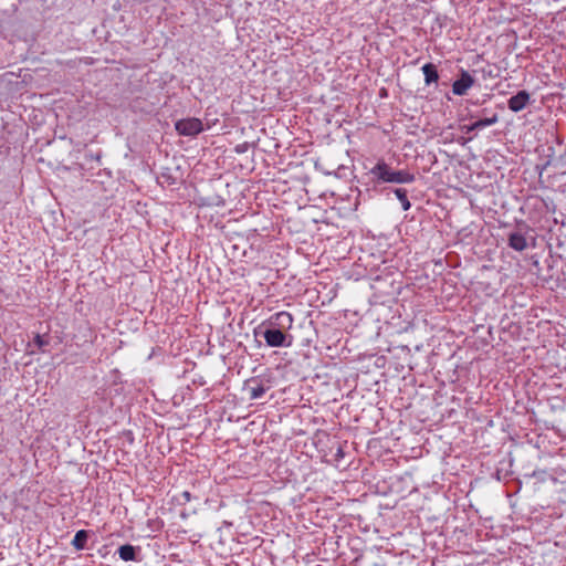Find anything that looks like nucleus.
<instances>
[{"label":"nucleus","instance_id":"obj_1","mask_svg":"<svg viewBox=\"0 0 566 566\" xmlns=\"http://www.w3.org/2000/svg\"><path fill=\"white\" fill-rule=\"evenodd\" d=\"M369 174L377 184H411L416 179L413 174L408 170H395L385 160H378Z\"/></svg>","mask_w":566,"mask_h":566},{"label":"nucleus","instance_id":"obj_2","mask_svg":"<svg viewBox=\"0 0 566 566\" xmlns=\"http://www.w3.org/2000/svg\"><path fill=\"white\" fill-rule=\"evenodd\" d=\"M254 335H261L270 347H290L292 345V335L270 325L263 324L254 329Z\"/></svg>","mask_w":566,"mask_h":566},{"label":"nucleus","instance_id":"obj_3","mask_svg":"<svg viewBox=\"0 0 566 566\" xmlns=\"http://www.w3.org/2000/svg\"><path fill=\"white\" fill-rule=\"evenodd\" d=\"M531 231V228L524 222L518 223L516 230L509 234L507 245L517 252L526 250L528 247L527 239Z\"/></svg>","mask_w":566,"mask_h":566},{"label":"nucleus","instance_id":"obj_4","mask_svg":"<svg viewBox=\"0 0 566 566\" xmlns=\"http://www.w3.org/2000/svg\"><path fill=\"white\" fill-rule=\"evenodd\" d=\"M175 129L181 136H197L203 130L202 122L196 117L182 118L175 123Z\"/></svg>","mask_w":566,"mask_h":566},{"label":"nucleus","instance_id":"obj_5","mask_svg":"<svg viewBox=\"0 0 566 566\" xmlns=\"http://www.w3.org/2000/svg\"><path fill=\"white\" fill-rule=\"evenodd\" d=\"M475 84V78L465 70L461 69L459 77L452 84V93L463 96Z\"/></svg>","mask_w":566,"mask_h":566},{"label":"nucleus","instance_id":"obj_6","mask_svg":"<svg viewBox=\"0 0 566 566\" xmlns=\"http://www.w3.org/2000/svg\"><path fill=\"white\" fill-rule=\"evenodd\" d=\"M293 322V316L289 312H279L264 322L263 326L270 325L286 333L292 328Z\"/></svg>","mask_w":566,"mask_h":566},{"label":"nucleus","instance_id":"obj_7","mask_svg":"<svg viewBox=\"0 0 566 566\" xmlns=\"http://www.w3.org/2000/svg\"><path fill=\"white\" fill-rule=\"evenodd\" d=\"M530 102L531 94L527 91L522 90L507 99V107L510 111L518 113L524 109Z\"/></svg>","mask_w":566,"mask_h":566},{"label":"nucleus","instance_id":"obj_8","mask_svg":"<svg viewBox=\"0 0 566 566\" xmlns=\"http://www.w3.org/2000/svg\"><path fill=\"white\" fill-rule=\"evenodd\" d=\"M139 547H135L130 544H125L118 547L117 554L120 559L125 562L137 560V553Z\"/></svg>","mask_w":566,"mask_h":566},{"label":"nucleus","instance_id":"obj_9","mask_svg":"<svg viewBox=\"0 0 566 566\" xmlns=\"http://www.w3.org/2000/svg\"><path fill=\"white\" fill-rule=\"evenodd\" d=\"M424 75L426 85H431L432 83H437L439 80V73L437 66L433 63H426L421 67Z\"/></svg>","mask_w":566,"mask_h":566},{"label":"nucleus","instance_id":"obj_10","mask_svg":"<svg viewBox=\"0 0 566 566\" xmlns=\"http://www.w3.org/2000/svg\"><path fill=\"white\" fill-rule=\"evenodd\" d=\"M88 531L80 530L75 533L72 545L78 551L84 549L86 547Z\"/></svg>","mask_w":566,"mask_h":566},{"label":"nucleus","instance_id":"obj_11","mask_svg":"<svg viewBox=\"0 0 566 566\" xmlns=\"http://www.w3.org/2000/svg\"><path fill=\"white\" fill-rule=\"evenodd\" d=\"M394 193L396 195L397 199L400 201L402 210L407 211L410 209L411 203L407 197V190L403 188H396L394 189Z\"/></svg>","mask_w":566,"mask_h":566},{"label":"nucleus","instance_id":"obj_12","mask_svg":"<svg viewBox=\"0 0 566 566\" xmlns=\"http://www.w3.org/2000/svg\"><path fill=\"white\" fill-rule=\"evenodd\" d=\"M497 122H499V115L496 113H492L491 116H486V117L479 118L475 120V123H478V126L480 129H482L486 126L494 125Z\"/></svg>","mask_w":566,"mask_h":566},{"label":"nucleus","instance_id":"obj_13","mask_svg":"<svg viewBox=\"0 0 566 566\" xmlns=\"http://www.w3.org/2000/svg\"><path fill=\"white\" fill-rule=\"evenodd\" d=\"M249 389H250V399H252V400L261 398L266 391V388L261 382H256L255 386L250 387Z\"/></svg>","mask_w":566,"mask_h":566},{"label":"nucleus","instance_id":"obj_14","mask_svg":"<svg viewBox=\"0 0 566 566\" xmlns=\"http://www.w3.org/2000/svg\"><path fill=\"white\" fill-rule=\"evenodd\" d=\"M479 126H478V123L473 122L472 124H469V125H463L461 126V130L465 134H469V133H472L474 130H479Z\"/></svg>","mask_w":566,"mask_h":566},{"label":"nucleus","instance_id":"obj_15","mask_svg":"<svg viewBox=\"0 0 566 566\" xmlns=\"http://www.w3.org/2000/svg\"><path fill=\"white\" fill-rule=\"evenodd\" d=\"M248 148H249V144L248 143H243V144L237 145L235 148H234V151L237 154H243V153H245L248 150Z\"/></svg>","mask_w":566,"mask_h":566},{"label":"nucleus","instance_id":"obj_16","mask_svg":"<svg viewBox=\"0 0 566 566\" xmlns=\"http://www.w3.org/2000/svg\"><path fill=\"white\" fill-rule=\"evenodd\" d=\"M34 342H35V344H36L39 347H42V346L46 345V342H45V340H43V338H42L40 335H36V336L34 337Z\"/></svg>","mask_w":566,"mask_h":566},{"label":"nucleus","instance_id":"obj_17","mask_svg":"<svg viewBox=\"0 0 566 566\" xmlns=\"http://www.w3.org/2000/svg\"><path fill=\"white\" fill-rule=\"evenodd\" d=\"M182 496L186 499V501H189L190 500V493L188 491H185L182 493Z\"/></svg>","mask_w":566,"mask_h":566}]
</instances>
